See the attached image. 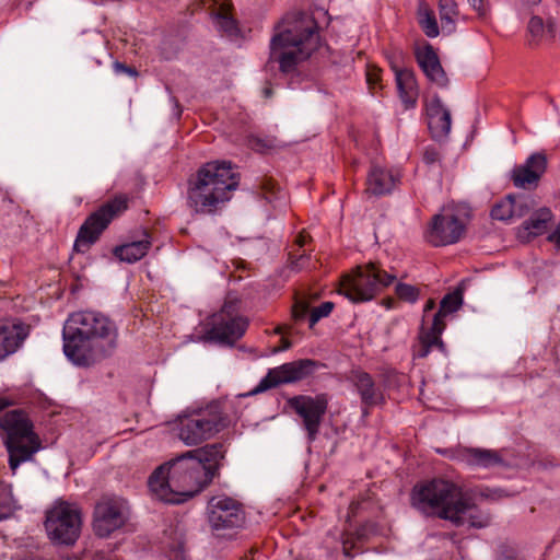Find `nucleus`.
Listing matches in <instances>:
<instances>
[{
  "mask_svg": "<svg viewBox=\"0 0 560 560\" xmlns=\"http://www.w3.org/2000/svg\"><path fill=\"white\" fill-rule=\"evenodd\" d=\"M223 444H207L159 466L149 477L150 491L161 501L179 504L207 488L223 465Z\"/></svg>",
  "mask_w": 560,
  "mask_h": 560,
  "instance_id": "obj_1",
  "label": "nucleus"
},
{
  "mask_svg": "<svg viewBox=\"0 0 560 560\" xmlns=\"http://www.w3.org/2000/svg\"><path fill=\"white\" fill-rule=\"evenodd\" d=\"M65 355L74 365L88 368L110 357L118 346V328L94 311L72 313L62 331Z\"/></svg>",
  "mask_w": 560,
  "mask_h": 560,
  "instance_id": "obj_2",
  "label": "nucleus"
},
{
  "mask_svg": "<svg viewBox=\"0 0 560 560\" xmlns=\"http://www.w3.org/2000/svg\"><path fill=\"white\" fill-rule=\"evenodd\" d=\"M318 45L319 36L314 19L305 13L287 15L275 26L267 65L277 63L281 73L291 74L311 57Z\"/></svg>",
  "mask_w": 560,
  "mask_h": 560,
  "instance_id": "obj_3",
  "label": "nucleus"
},
{
  "mask_svg": "<svg viewBox=\"0 0 560 560\" xmlns=\"http://www.w3.org/2000/svg\"><path fill=\"white\" fill-rule=\"evenodd\" d=\"M231 162H208L188 182L187 205L196 213L212 214L231 199L238 186Z\"/></svg>",
  "mask_w": 560,
  "mask_h": 560,
  "instance_id": "obj_4",
  "label": "nucleus"
},
{
  "mask_svg": "<svg viewBox=\"0 0 560 560\" xmlns=\"http://www.w3.org/2000/svg\"><path fill=\"white\" fill-rule=\"evenodd\" d=\"M411 504L427 516L452 523H460V515L468 509L460 488L442 478L416 485L411 492Z\"/></svg>",
  "mask_w": 560,
  "mask_h": 560,
  "instance_id": "obj_5",
  "label": "nucleus"
},
{
  "mask_svg": "<svg viewBox=\"0 0 560 560\" xmlns=\"http://www.w3.org/2000/svg\"><path fill=\"white\" fill-rule=\"evenodd\" d=\"M229 419L219 401L187 408L178 416L177 436L187 446L199 445L225 429Z\"/></svg>",
  "mask_w": 560,
  "mask_h": 560,
  "instance_id": "obj_6",
  "label": "nucleus"
},
{
  "mask_svg": "<svg viewBox=\"0 0 560 560\" xmlns=\"http://www.w3.org/2000/svg\"><path fill=\"white\" fill-rule=\"evenodd\" d=\"M0 428L5 433L4 444L9 453V466L14 472L42 447L39 436L33 430V423L21 410H11L0 418Z\"/></svg>",
  "mask_w": 560,
  "mask_h": 560,
  "instance_id": "obj_7",
  "label": "nucleus"
},
{
  "mask_svg": "<svg viewBox=\"0 0 560 560\" xmlns=\"http://www.w3.org/2000/svg\"><path fill=\"white\" fill-rule=\"evenodd\" d=\"M396 279L377 264L369 262L357 267L351 273L341 278L338 292L353 303L371 301L385 287Z\"/></svg>",
  "mask_w": 560,
  "mask_h": 560,
  "instance_id": "obj_8",
  "label": "nucleus"
},
{
  "mask_svg": "<svg viewBox=\"0 0 560 560\" xmlns=\"http://www.w3.org/2000/svg\"><path fill=\"white\" fill-rule=\"evenodd\" d=\"M129 198L117 195L91 213L80 226L73 248L78 253H86L100 238L108 224L128 208Z\"/></svg>",
  "mask_w": 560,
  "mask_h": 560,
  "instance_id": "obj_9",
  "label": "nucleus"
},
{
  "mask_svg": "<svg viewBox=\"0 0 560 560\" xmlns=\"http://www.w3.org/2000/svg\"><path fill=\"white\" fill-rule=\"evenodd\" d=\"M81 524L79 508L66 501H57L46 513L45 528L55 544L73 545L80 536Z\"/></svg>",
  "mask_w": 560,
  "mask_h": 560,
  "instance_id": "obj_10",
  "label": "nucleus"
},
{
  "mask_svg": "<svg viewBox=\"0 0 560 560\" xmlns=\"http://www.w3.org/2000/svg\"><path fill=\"white\" fill-rule=\"evenodd\" d=\"M208 522L219 537H230L245 524L243 505L226 495L212 497L208 503Z\"/></svg>",
  "mask_w": 560,
  "mask_h": 560,
  "instance_id": "obj_11",
  "label": "nucleus"
},
{
  "mask_svg": "<svg viewBox=\"0 0 560 560\" xmlns=\"http://www.w3.org/2000/svg\"><path fill=\"white\" fill-rule=\"evenodd\" d=\"M236 312L237 301H226L207 331L208 339L226 346H233L241 339L248 327V319L236 315Z\"/></svg>",
  "mask_w": 560,
  "mask_h": 560,
  "instance_id": "obj_12",
  "label": "nucleus"
},
{
  "mask_svg": "<svg viewBox=\"0 0 560 560\" xmlns=\"http://www.w3.org/2000/svg\"><path fill=\"white\" fill-rule=\"evenodd\" d=\"M128 518L126 501L120 498L104 497L95 505L93 530L96 536L106 538L122 527Z\"/></svg>",
  "mask_w": 560,
  "mask_h": 560,
  "instance_id": "obj_13",
  "label": "nucleus"
},
{
  "mask_svg": "<svg viewBox=\"0 0 560 560\" xmlns=\"http://www.w3.org/2000/svg\"><path fill=\"white\" fill-rule=\"evenodd\" d=\"M289 406L302 418L303 428L310 442H314L318 435L323 418L327 411L328 400L326 395L294 396L289 399Z\"/></svg>",
  "mask_w": 560,
  "mask_h": 560,
  "instance_id": "obj_14",
  "label": "nucleus"
},
{
  "mask_svg": "<svg viewBox=\"0 0 560 560\" xmlns=\"http://www.w3.org/2000/svg\"><path fill=\"white\" fill-rule=\"evenodd\" d=\"M314 366L313 360L303 359L270 369L253 393H261L281 384L299 382L312 374Z\"/></svg>",
  "mask_w": 560,
  "mask_h": 560,
  "instance_id": "obj_15",
  "label": "nucleus"
},
{
  "mask_svg": "<svg viewBox=\"0 0 560 560\" xmlns=\"http://www.w3.org/2000/svg\"><path fill=\"white\" fill-rule=\"evenodd\" d=\"M465 232V224L454 213L435 214L425 232V240L433 246L457 243Z\"/></svg>",
  "mask_w": 560,
  "mask_h": 560,
  "instance_id": "obj_16",
  "label": "nucleus"
},
{
  "mask_svg": "<svg viewBox=\"0 0 560 560\" xmlns=\"http://www.w3.org/2000/svg\"><path fill=\"white\" fill-rule=\"evenodd\" d=\"M438 453L471 468L488 469L501 466L504 463L498 451L489 448L457 446L454 448L438 450Z\"/></svg>",
  "mask_w": 560,
  "mask_h": 560,
  "instance_id": "obj_17",
  "label": "nucleus"
},
{
  "mask_svg": "<svg viewBox=\"0 0 560 560\" xmlns=\"http://www.w3.org/2000/svg\"><path fill=\"white\" fill-rule=\"evenodd\" d=\"M349 380L360 397L363 416H368L371 408L385 402L383 388L376 384L373 376L368 372L354 370L351 372Z\"/></svg>",
  "mask_w": 560,
  "mask_h": 560,
  "instance_id": "obj_18",
  "label": "nucleus"
},
{
  "mask_svg": "<svg viewBox=\"0 0 560 560\" xmlns=\"http://www.w3.org/2000/svg\"><path fill=\"white\" fill-rule=\"evenodd\" d=\"M547 170V156L542 152L530 154L524 164L516 165L511 173L513 185L522 189H533Z\"/></svg>",
  "mask_w": 560,
  "mask_h": 560,
  "instance_id": "obj_19",
  "label": "nucleus"
},
{
  "mask_svg": "<svg viewBox=\"0 0 560 560\" xmlns=\"http://www.w3.org/2000/svg\"><path fill=\"white\" fill-rule=\"evenodd\" d=\"M202 4L210 12V16L217 30L226 36H236L238 26L232 15V2L230 0H201Z\"/></svg>",
  "mask_w": 560,
  "mask_h": 560,
  "instance_id": "obj_20",
  "label": "nucleus"
},
{
  "mask_svg": "<svg viewBox=\"0 0 560 560\" xmlns=\"http://www.w3.org/2000/svg\"><path fill=\"white\" fill-rule=\"evenodd\" d=\"M416 59L425 77L440 88H446L448 79L440 62L438 54L431 45L416 51Z\"/></svg>",
  "mask_w": 560,
  "mask_h": 560,
  "instance_id": "obj_21",
  "label": "nucleus"
},
{
  "mask_svg": "<svg viewBox=\"0 0 560 560\" xmlns=\"http://www.w3.org/2000/svg\"><path fill=\"white\" fill-rule=\"evenodd\" d=\"M399 180V173L373 165L368 174L365 192L373 196L390 194Z\"/></svg>",
  "mask_w": 560,
  "mask_h": 560,
  "instance_id": "obj_22",
  "label": "nucleus"
},
{
  "mask_svg": "<svg viewBox=\"0 0 560 560\" xmlns=\"http://www.w3.org/2000/svg\"><path fill=\"white\" fill-rule=\"evenodd\" d=\"M428 126L434 139L446 138L451 131L452 118L450 110L436 95L427 105Z\"/></svg>",
  "mask_w": 560,
  "mask_h": 560,
  "instance_id": "obj_23",
  "label": "nucleus"
},
{
  "mask_svg": "<svg viewBox=\"0 0 560 560\" xmlns=\"http://www.w3.org/2000/svg\"><path fill=\"white\" fill-rule=\"evenodd\" d=\"M30 334L24 324L0 325V361L18 351Z\"/></svg>",
  "mask_w": 560,
  "mask_h": 560,
  "instance_id": "obj_24",
  "label": "nucleus"
},
{
  "mask_svg": "<svg viewBox=\"0 0 560 560\" xmlns=\"http://www.w3.org/2000/svg\"><path fill=\"white\" fill-rule=\"evenodd\" d=\"M399 98L406 109L413 108L419 96V88L415 72L410 69L393 67Z\"/></svg>",
  "mask_w": 560,
  "mask_h": 560,
  "instance_id": "obj_25",
  "label": "nucleus"
},
{
  "mask_svg": "<svg viewBox=\"0 0 560 560\" xmlns=\"http://www.w3.org/2000/svg\"><path fill=\"white\" fill-rule=\"evenodd\" d=\"M552 219L553 213L549 208H539L535 210L530 217L521 224L517 230V236L526 241L532 237L540 236L546 233L548 224L552 221Z\"/></svg>",
  "mask_w": 560,
  "mask_h": 560,
  "instance_id": "obj_26",
  "label": "nucleus"
},
{
  "mask_svg": "<svg viewBox=\"0 0 560 560\" xmlns=\"http://www.w3.org/2000/svg\"><path fill=\"white\" fill-rule=\"evenodd\" d=\"M557 32L555 20L548 19L547 22L538 15H533L526 27V43L530 48L540 46L545 40L553 39Z\"/></svg>",
  "mask_w": 560,
  "mask_h": 560,
  "instance_id": "obj_27",
  "label": "nucleus"
},
{
  "mask_svg": "<svg viewBox=\"0 0 560 560\" xmlns=\"http://www.w3.org/2000/svg\"><path fill=\"white\" fill-rule=\"evenodd\" d=\"M151 245L152 241L150 234L148 231H143V237L141 240L116 246L113 254L120 261L133 264L147 255Z\"/></svg>",
  "mask_w": 560,
  "mask_h": 560,
  "instance_id": "obj_28",
  "label": "nucleus"
},
{
  "mask_svg": "<svg viewBox=\"0 0 560 560\" xmlns=\"http://www.w3.org/2000/svg\"><path fill=\"white\" fill-rule=\"evenodd\" d=\"M465 502L468 505L467 511L460 515V523H453L456 526L468 524L471 527L483 528L490 524L489 515L480 512L472 501L465 495Z\"/></svg>",
  "mask_w": 560,
  "mask_h": 560,
  "instance_id": "obj_29",
  "label": "nucleus"
},
{
  "mask_svg": "<svg viewBox=\"0 0 560 560\" xmlns=\"http://www.w3.org/2000/svg\"><path fill=\"white\" fill-rule=\"evenodd\" d=\"M418 19L423 33L428 37L434 38L440 34L435 14L424 2L419 4Z\"/></svg>",
  "mask_w": 560,
  "mask_h": 560,
  "instance_id": "obj_30",
  "label": "nucleus"
},
{
  "mask_svg": "<svg viewBox=\"0 0 560 560\" xmlns=\"http://www.w3.org/2000/svg\"><path fill=\"white\" fill-rule=\"evenodd\" d=\"M436 347L440 351L445 352V345L441 338L430 336L423 331L419 335V342L413 347L415 358H425L431 352L432 348Z\"/></svg>",
  "mask_w": 560,
  "mask_h": 560,
  "instance_id": "obj_31",
  "label": "nucleus"
},
{
  "mask_svg": "<svg viewBox=\"0 0 560 560\" xmlns=\"http://www.w3.org/2000/svg\"><path fill=\"white\" fill-rule=\"evenodd\" d=\"M511 198V222L522 219L530 213L535 201L524 195H508Z\"/></svg>",
  "mask_w": 560,
  "mask_h": 560,
  "instance_id": "obj_32",
  "label": "nucleus"
},
{
  "mask_svg": "<svg viewBox=\"0 0 560 560\" xmlns=\"http://www.w3.org/2000/svg\"><path fill=\"white\" fill-rule=\"evenodd\" d=\"M439 11L442 28L451 33L454 30L455 21L458 15L456 2L454 0H440Z\"/></svg>",
  "mask_w": 560,
  "mask_h": 560,
  "instance_id": "obj_33",
  "label": "nucleus"
},
{
  "mask_svg": "<svg viewBox=\"0 0 560 560\" xmlns=\"http://www.w3.org/2000/svg\"><path fill=\"white\" fill-rule=\"evenodd\" d=\"M364 538V528L360 529L355 534H345L341 540L343 555L348 558H352L354 556V553H352V550H355V553L361 552L363 550L361 545Z\"/></svg>",
  "mask_w": 560,
  "mask_h": 560,
  "instance_id": "obj_34",
  "label": "nucleus"
},
{
  "mask_svg": "<svg viewBox=\"0 0 560 560\" xmlns=\"http://www.w3.org/2000/svg\"><path fill=\"white\" fill-rule=\"evenodd\" d=\"M463 304V292L459 289L447 293L440 303L441 313L452 314L456 312Z\"/></svg>",
  "mask_w": 560,
  "mask_h": 560,
  "instance_id": "obj_35",
  "label": "nucleus"
},
{
  "mask_svg": "<svg viewBox=\"0 0 560 560\" xmlns=\"http://www.w3.org/2000/svg\"><path fill=\"white\" fill-rule=\"evenodd\" d=\"M511 198L505 196L491 209V217L494 220L511 223Z\"/></svg>",
  "mask_w": 560,
  "mask_h": 560,
  "instance_id": "obj_36",
  "label": "nucleus"
},
{
  "mask_svg": "<svg viewBox=\"0 0 560 560\" xmlns=\"http://www.w3.org/2000/svg\"><path fill=\"white\" fill-rule=\"evenodd\" d=\"M395 293L399 300L408 303H416L420 295V290L411 284L399 282L396 284Z\"/></svg>",
  "mask_w": 560,
  "mask_h": 560,
  "instance_id": "obj_37",
  "label": "nucleus"
},
{
  "mask_svg": "<svg viewBox=\"0 0 560 560\" xmlns=\"http://www.w3.org/2000/svg\"><path fill=\"white\" fill-rule=\"evenodd\" d=\"M15 509V500L11 491L0 487V521L9 517Z\"/></svg>",
  "mask_w": 560,
  "mask_h": 560,
  "instance_id": "obj_38",
  "label": "nucleus"
},
{
  "mask_svg": "<svg viewBox=\"0 0 560 560\" xmlns=\"http://www.w3.org/2000/svg\"><path fill=\"white\" fill-rule=\"evenodd\" d=\"M334 307H335V304L330 301L323 302L320 305L314 307L310 312V316H308L310 327L311 328L314 327L319 319L329 316V314L332 312Z\"/></svg>",
  "mask_w": 560,
  "mask_h": 560,
  "instance_id": "obj_39",
  "label": "nucleus"
},
{
  "mask_svg": "<svg viewBox=\"0 0 560 560\" xmlns=\"http://www.w3.org/2000/svg\"><path fill=\"white\" fill-rule=\"evenodd\" d=\"M260 188L265 199L269 202H272L276 198H278V195L281 194L280 186L270 177L262 178Z\"/></svg>",
  "mask_w": 560,
  "mask_h": 560,
  "instance_id": "obj_40",
  "label": "nucleus"
},
{
  "mask_svg": "<svg viewBox=\"0 0 560 560\" xmlns=\"http://www.w3.org/2000/svg\"><path fill=\"white\" fill-rule=\"evenodd\" d=\"M308 260L310 256L305 253V250L295 252L292 249L289 252V267L292 270H302L307 266Z\"/></svg>",
  "mask_w": 560,
  "mask_h": 560,
  "instance_id": "obj_41",
  "label": "nucleus"
},
{
  "mask_svg": "<svg viewBox=\"0 0 560 560\" xmlns=\"http://www.w3.org/2000/svg\"><path fill=\"white\" fill-rule=\"evenodd\" d=\"M447 314L441 313V310H439L436 312V314L434 315V317H433V322H432L431 328L428 329V330H422V331L428 334V335H430V336L433 335L436 338H441V335H442L443 330L445 329L444 317Z\"/></svg>",
  "mask_w": 560,
  "mask_h": 560,
  "instance_id": "obj_42",
  "label": "nucleus"
},
{
  "mask_svg": "<svg viewBox=\"0 0 560 560\" xmlns=\"http://www.w3.org/2000/svg\"><path fill=\"white\" fill-rule=\"evenodd\" d=\"M381 69L377 67H368L366 70V82L369 84L370 90L375 93L376 89H382L381 85Z\"/></svg>",
  "mask_w": 560,
  "mask_h": 560,
  "instance_id": "obj_43",
  "label": "nucleus"
},
{
  "mask_svg": "<svg viewBox=\"0 0 560 560\" xmlns=\"http://www.w3.org/2000/svg\"><path fill=\"white\" fill-rule=\"evenodd\" d=\"M308 313V305L304 301H296L292 306V318L295 322L303 320Z\"/></svg>",
  "mask_w": 560,
  "mask_h": 560,
  "instance_id": "obj_44",
  "label": "nucleus"
},
{
  "mask_svg": "<svg viewBox=\"0 0 560 560\" xmlns=\"http://www.w3.org/2000/svg\"><path fill=\"white\" fill-rule=\"evenodd\" d=\"M113 70L116 74H127L131 78H137L139 75V72L135 67L127 66L120 61H115L113 63Z\"/></svg>",
  "mask_w": 560,
  "mask_h": 560,
  "instance_id": "obj_45",
  "label": "nucleus"
},
{
  "mask_svg": "<svg viewBox=\"0 0 560 560\" xmlns=\"http://www.w3.org/2000/svg\"><path fill=\"white\" fill-rule=\"evenodd\" d=\"M470 7L480 18H486L489 12V4L486 0H468Z\"/></svg>",
  "mask_w": 560,
  "mask_h": 560,
  "instance_id": "obj_46",
  "label": "nucleus"
},
{
  "mask_svg": "<svg viewBox=\"0 0 560 560\" xmlns=\"http://www.w3.org/2000/svg\"><path fill=\"white\" fill-rule=\"evenodd\" d=\"M440 161V152L434 147L425 148L423 152V162L428 165H432Z\"/></svg>",
  "mask_w": 560,
  "mask_h": 560,
  "instance_id": "obj_47",
  "label": "nucleus"
},
{
  "mask_svg": "<svg viewBox=\"0 0 560 560\" xmlns=\"http://www.w3.org/2000/svg\"><path fill=\"white\" fill-rule=\"evenodd\" d=\"M479 494L481 497H483L486 499H490V500H498L504 495L503 490L499 489V488H495V489L485 488V489L480 490Z\"/></svg>",
  "mask_w": 560,
  "mask_h": 560,
  "instance_id": "obj_48",
  "label": "nucleus"
},
{
  "mask_svg": "<svg viewBox=\"0 0 560 560\" xmlns=\"http://www.w3.org/2000/svg\"><path fill=\"white\" fill-rule=\"evenodd\" d=\"M310 236L305 233H300L295 238V246L298 249L295 252H302V248L305 246V244L308 242Z\"/></svg>",
  "mask_w": 560,
  "mask_h": 560,
  "instance_id": "obj_49",
  "label": "nucleus"
},
{
  "mask_svg": "<svg viewBox=\"0 0 560 560\" xmlns=\"http://www.w3.org/2000/svg\"><path fill=\"white\" fill-rule=\"evenodd\" d=\"M547 240L550 243L556 244L557 247L560 248V224L556 228V230L552 233L548 235Z\"/></svg>",
  "mask_w": 560,
  "mask_h": 560,
  "instance_id": "obj_50",
  "label": "nucleus"
},
{
  "mask_svg": "<svg viewBox=\"0 0 560 560\" xmlns=\"http://www.w3.org/2000/svg\"><path fill=\"white\" fill-rule=\"evenodd\" d=\"M168 557L171 560H185L183 547L179 546V548L177 550H175L174 552L170 553Z\"/></svg>",
  "mask_w": 560,
  "mask_h": 560,
  "instance_id": "obj_51",
  "label": "nucleus"
},
{
  "mask_svg": "<svg viewBox=\"0 0 560 560\" xmlns=\"http://www.w3.org/2000/svg\"><path fill=\"white\" fill-rule=\"evenodd\" d=\"M291 346H292L291 341H290L288 338L282 337V338L280 339V346H279L275 351H276V352H277V351H284V350L290 349V348H291Z\"/></svg>",
  "mask_w": 560,
  "mask_h": 560,
  "instance_id": "obj_52",
  "label": "nucleus"
},
{
  "mask_svg": "<svg viewBox=\"0 0 560 560\" xmlns=\"http://www.w3.org/2000/svg\"><path fill=\"white\" fill-rule=\"evenodd\" d=\"M360 503L359 502H351L349 505V516H355L359 510Z\"/></svg>",
  "mask_w": 560,
  "mask_h": 560,
  "instance_id": "obj_53",
  "label": "nucleus"
},
{
  "mask_svg": "<svg viewBox=\"0 0 560 560\" xmlns=\"http://www.w3.org/2000/svg\"><path fill=\"white\" fill-rule=\"evenodd\" d=\"M542 0H521L522 4L527 8L537 7Z\"/></svg>",
  "mask_w": 560,
  "mask_h": 560,
  "instance_id": "obj_54",
  "label": "nucleus"
},
{
  "mask_svg": "<svg viewBox=\"0 0 560 560\" xmlns=\"http://www.w3.org/2000/svg\"><path fill=\"white\" fill-rule=\"evenodd\" d=\"M434 307H435V303H434V301H433L432 299L428 300V301H427V303H425V305H424V308H423V313H424V315H425L428 312L432 311Z\"/></svg>",
  "mask_w": 560,
  "mask_h": 560,
  "instance_id": "obj_55",
  "label": "nucleus"
},
{
  "mask_svg": "<svg viewBox=\"0 0 560 560\" xmlns=\"http://www.w3.org/2000/svg\"><path fill=\"white\" fill-rule=\"evenodd\" d=\"M395 300L392 299V298H387V299H384L383 300V305L386 307V308H393L394 305H395Z\"/></svg>",
  "mask_w": 560,
  "mask_h": 560,
  "instance_id": "obj_56",
  "label": "nucleus"
},
{
  "mask_svg": "<svg viewBox=\"0 0 560 560\" xmlns=\"http://www.w3.org/2000/svg\"><path fill=\"white\" fill-rule=\"evenodd\" d=\"M289 328L290 327H288V326H281L280 325V326H277L275 328V332L278 334V335H283V334H285L288 331Z\"/></svg>",
  "mask_w": 560,
  "mask_h": 560,
  "instance_id": "obj_57",
  "label": "nucleus"
},
{
  "mask_svg": "<svg viewBox=\"0 0 560 560\" xmlns=\"http://www.w3.org/2000/svg\"><path fill=\"white\" fill-rule=\"evenodd\" d=\"M9 406V401L4 398H0V411Z\"/></svg>",
  "mask_w": 560,
  "mask_h": 560,
  "instance_id": "obj_58",
  "label": "nucleus"
},
{
  "mask_svg": "<svg viewBox=\"0 0 560 560\" xmlns=\"http://www.w3.org/2000/svg\"><path fill=\"white\" fill-rule=\"evenodd\" d=\"M264 95H265V97H270L272 95V89L271 88H265L264 89Z\"/></svg>",
  "mask_w": 560,
  "mask_h": 560,
  "instance_id": "obj_59",
  "label": "nucleus"
}]
</instances>
